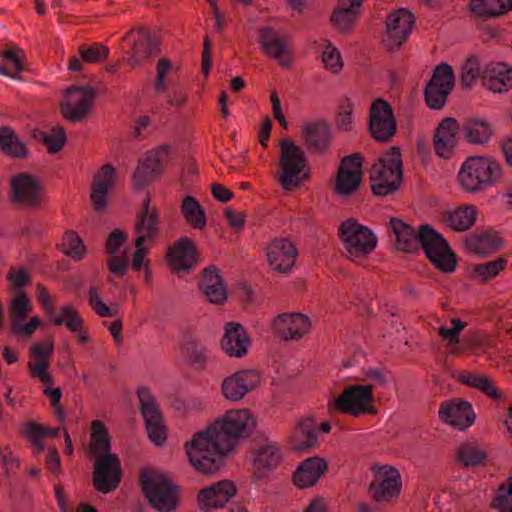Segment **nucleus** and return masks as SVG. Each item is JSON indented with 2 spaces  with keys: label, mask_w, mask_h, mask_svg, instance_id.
I'll use <instances>...</instances> for the list:
<instances>
[{
  "label": "nucleus",
  "mask_w": 512,
  "mask_h": 512,
  "mask_svg": "<svg viewBox=\"0 0 512 512\" xmlns=\"http://www.w3.org/2000/svg\"><path fill=\"white\" fill-rule=\"evenodd\" d=\"M256 422L247 410H230L204 430L194 434L185 450L192 466L200 473L213 475L224 464L225 456L239 441L247 438Z\"/></svg>",
  "instance_id": "obj_1"
},
{
  "label": "nucleus",
  "mask_w": 512,
  "mask_h": 512,
  "mask_svg": "<svg viewBox=\"0 0 512 512\" xmlns=\"http://www.w3.org/2000/svg\"><path fill=\"white\" fill-rule=\"evenodd\" d=\"M390 225L396 236V245L399 250L413 253L420 247L427 258L440 270L452 272L455 268V259L447 241L429 225H422L419 231L397 218H391Z\"/></svg>",
  "instance_id": "obj_2"
},
{
  "label": "nucleus",
  "mask_w": 512,
  "mask_h": 512,
  "mask_svg": "<svg viewBox=\"0 0 512 512\" xmlns=\"http://www.w3.org/2000/svg\"><path fill=\"white\" fill-rule=\"evenodd\" d=\"M92 453L97 456L94 464L93 485L101 493L114 491L122 477L118 456L110 453V439L105 426L100 421L92 423Z\"/></svg>",
  "instance_id": "obj_3"
},
{
  "label": "nucleus",
  "mask_w": 512,
  "mask_h": 512,
  "mask_svg": "<svg viewBox=\"0 0 512 512\" xmlns=\"http://www.w3.org/2000/svg\"><path fill=\"white\" fill-rule=\"evenodd\" d=\"M501 175V167L493 158L470 156L462 163L458 178L463 189L479 192L496 183Z\"/></svg>",
  "instance_id": "obj_4"
},
{
  "label": "nucleus",
  "mask_w": 512,
  "mask_h": 512,
  "mask_svg": "<svg viewBox=\"0 0 512 512\" xmlns=\"http://www.w3.org/2000/svg\"><path fill=\"white\" fill-rule=\"evenodd\" d=\"M402 160L399 148L392 147L378 160L370 172L371 189L377 196H387L399 189L402 181Z\"/></svg>",
  "instance_id": "obj_5"
},
{
  "label": "nucleus",
  "mask_w": 512,
  "mask_h": 512,
  "mask_svg": "<svg viewBox=\"0 0 512 512\" xmlns=\"http://www.w3.org/2000/svg\"><path fill=\"white\" fill-rule=\"evenodd\" d=\"M140 484L149 503L156 510L169 512L176 507V488L163 472L143 469Z\"/></svg>",
  "instance_id": "obj_6"
},
{
  "label": "nucleus",
  "mask_w": 512,
  "mask_h": 512,
  "mask_svg": "<svg viewBox=\"0 0 512 512\" xmlns=\"http://www.w3.org/2000/svg\"><path fill=\"white\" fill-rule=\"evenodd\" d=\"M306 157L303 150L289 140L280 143L278 181L285 191L298 188L308 174L304 173Z\"/></svg>",
  "instance_id": "obj_7"
},
{
  "label": "nucleus",
  "mask_w": 512,
  "mask_h": 512,
  "mask_svg": "<svg viewBox=\"0 0 512 512\" xmlns=\"http://www.w3.org/2000/svg\"><path fill=\"white\" fill-rule=\"evenodd\" d=\"M373 386L372 385H347L342 393L329 400L331 413L343 412L353 416L365 413H373Z\"/></svg>",
  "instance_id": "obj_8"
},
{
  "label": "nucleus",
  "mask_w": 512,
  "mask_h": 512,
  "mask_svg": "<svg viewBox=\"0 0 512 512\" xmlns=\"http://www.w3.org/2000/svg\"><path fill=\"white\" fill-rule=\"evenodd\" d=\"M339 235L345 247L346 257L354 262L365 258L377 243L374 233L353 219L342 223Z\"/></svg>",
  "instance_id": "obj_9"
},
{
  "label": "nucleus",
  "mask_w": 512,
  "mask_h": 512,
  "mask_svg": "<svg viewBox=\"0 0 512 512\" xmlns=\"http://www.w3.org/2000/svg\"><path fill=\"white\" fill-rule=\"evenodd\" d=\"M477 77L486 88L501 93L512 87V66H462L463 85L470 86Z\"/></svg>",
  "instance_id": "obj_10"
},
{
  "label": "nucleus",
  "mask_w": 512,
  "mask_h": 512,
  "mask_svg": "<svg viewBox=\"0 0 512 512\" xmlns=\"http://www.w3.org/2000/svg\"><path fill=\"white\" fill-rule=\"evenodd\" d=\"M121 50L134 64L154 60L159 53L158 41L143 28L132 29L122 39Z\"/></svg>",
  "instance_id": "obj_11"
},
{
  "label": "nucleus",
  "mask_w": 512,
  "mask_h": 512,
  "mask_svg": "<svg viewBox=\"0 0 512 512\" xmlns=\"http://www.w3.org/2000/svg\"><path fill=\"white\" fill-rule=\"evenodd\" d=\"M157 224L158 213L150 209V199L146 198L135 224V234L137 237L135 239L136 251L132 259V268L136 271L141 270L143 267L144 257L148 251V248L143 246V243L155 236Z\"/></svg>",
  "instance_id": "obj_12"
},
{
  "label": "nucleus",
  "mask_w": 512,
  "mask_h": 512,
  "mask_svg": "<svg viewBox=\"0 0 512 512\" xmlns=\"http://www.w3.org/2000/svg\"><path fill=\"white\" fill-rule=\"evenodd\" d=\"M137 396L148 437L156 445L163 444L166 440V427L155 397L147 387H139Z\"/></svg>",
  "instance_id": "obj_13"
},
{
  "label": "nucleus",
  "mask_w": 512,
  "mask_h": 512,
  "mask_svg": "<svg viewBox=\"0 0 512 512\" xmlns=\"http://www.w3.org/2000/svg\"><path fill=\"white\" fill-rule=\"evenodd\" d=\"M369 118V130L377 141L386 142L395 134L396 118L392 106L384 99L372 102Z\"/></svg>",
  "instance_id": "obj_14"
},
{
  "label": "nucleus",
  "mask_w": 512,
  "mask_h": 512,
  "mask_svg": "<svg viewBox=\"0 0 512 512\" xmlns=\"http://www.w3.org/2000/svg\"><path fill=\"white\" fill-rule=\"evenodd\" d=\"M94 98L92 88L71 86L60 103L61 112L70 121H81L90 112Z\"/></svg>",
  "instance_id": "obj_15"
},
{
  "label": "nucleus",
  "mask_w": 512,
  "mask_h": 512,
  "mask_svg": "<svg viewBox=\"0 0 512 512\" xmlns=\"http://www.w3.org/2000/svg\"><path fill=\"white\" fill-rule=\"evenodd\" d=\"M454 86L452 66H435L434 73L427 83L424 96L428 106L441 109L446 103L447 96Z\"/></svg>",
  "instance_id": "obj_16"
},
{
  "label": "nucleus",
  "mask_w": 512,
  "mask_h": 512,
  "mask_svg": "<svg viewBox=\"0 0 512 512\" xmlns=\"http://www.w3.org/2000/svg\"><path fill=\"white\" fill-rule=\"evenodd\" d=\"M414 15L405 8L390 13L386 20V34L383 38L387 49L394 51L402 46L411 33Z\"/></svg>",
  "instance_id": "obj_17"
},
{
  "label": "nucleus",
  "mask_w": 512,
  "mask_h": 512,
  "mask_svg": "<svg viewBox=\"0 0 512 512\" xmlns=\"http://www.w3.org/2000/svg\"><path fill=\"white\" fill-rule=\"evenodd\" d=\"M170 151V146L163 145L155 151L148 153L139 161L133 175V182L136 187H145L162 172L165 163L170 158Z\"/></svg>",
  "instance_id": "obj_18"
},
{
  "label": "nucleus",
  "mask_w": 512,
  "mask_h": 512,
  "mask_svg": "<svg viewBox=\"0 0 512 512\" xmlns=\"http://www.w3.org/2000/svg\"><path fill=\"white\" fill-rule=\"evenodd\" d=\"M13 201L27 207H38L43 202V186L33 176L19 173L11 179Z\"/></svg>",
  "instance_id": "obj_19"
},
{
  "label": "nucleus",
  "mask_w": 512,
  "mask_h": 512,
  "mask_svg": "<svg viewBox=\"0 0 512 512\" xmlns=\"http://www.w3.org/2000/svg\"><path fill=\"white\" fill-rule=\"evenodd\" d=\"M361 180V156L352 154L342 158L336 177V192L340 195H351L359 188Z\"/></svg>",
  "instance_id": "obj_20"
},
{
  "label": "nucleus",
  "mask_w": 512,
  "mask_h": 512,
  "mask_svg": "<svg viewBox=\"0 0 512 512\" xmlns=\"http://www.w3.org/2000/svg\"><path fill=\"white\" fill-rule=\"evenodd\" d=\"M399 472L390 466H382L376 472L369 490L376 501H389L400 493Z\"/></svg>",
  "instance_id": "obj_21"
},
{
  "label": "nucleus",
  "mask_w": 512,
  "mask_h": 512,
  "mask_svg": "<svg viewBox=\"0 0 512 512\" xmlns=\"http://www.w3.org/2000/svg\"><path fill=\"white\" fill-rule=\"evenodd\" d=\"M438 413L444 422L459 430L466 429L475 421L472 405L462 399L442 402Z\"/></svg>",
  "instance_id": "obj_22"
},
{
  "label": "nucleus",
  "mask_w": 512,
  "mask_h": 512,
  "mask_svg": "<svg viewBox=\"0 0 512 512\" xmlns=\"http://www.w3.org/2000/svg\"><path fill=\"white\" fill-rule=\"evenodd\" d=\"M259 380V375L254 370L238 371L223 380L222 393L227 400L238 401L252 391Z\"/></svg>",
  "instance_id": "obj_23"
},
{
  "label": "nucleus",
  "mask_w": 512,
  "mask_h": 512,
  "mask_svg": "<svg viewBox=\"0 0 512 512\" xmlns=\"http://www.w3.org/2000/svg\"><path fill=\"white\" fill-rule=\"evenodd\" d=\"M277 335L285 340H299L310 329L309 318L301 313H284L274 320Z\"/></svg>",
  "instance_id": "obj_24"
},
{
  "label": "nucleus",
  "mask_w": 512,
  "mask_h": 512,
  "mask_svg": "<svg viewBox=\"0 0 512 512\" xmlns=\"http://www.w3.org/2000/svg\"><path fill=\"white\" fill-rule=\"evenodd\" d=\"M460 135V122L451 117L443 119L439 123L434 135L436 154L442 158H448L457 146Z\"/></svg>",
  "instance_id": "obj_25"
},
{
  "label": "nucleus",
  "mask_w": 512,
  "mask_h": 512,
  "mask_svg": "<svg viewBox=\"0 0 512 512\" xmlns=\"http://www.w3.org/2000/svg\"><path fill=\"white\" fill-rule=\"evenodd\" d=\"M116 179L115 168L107 163L95 175L91 186V201L97 212H102L107 205V196Z\"/></svg>",
  "instance_id": "obj_26"
},
{
  "label": "nucleus",
  "mask_w": 512,
  "mask_h": 512,
  "mask_svg": "<svg viewBox=\"0 0 512 512\" xmlns=\"http://www.w3.org/2000/svg\"><path fill=\"white\" fill-rule=\"evenodd\" d=\"M296 256V248L287 238L275 239L267 249V257L271 267L281 273L291 270Z\"/></svg>",
  "instance_id": "obj_27"
},
{
  "label": "nucleus",
  "mask_w": 512,
  "mask_h": 512,
  "mask_svg": "<svg viewBox=\"0 0 512 512\" xmlns=\"http://www.w3.org/2000/svg\"><path fill=\"white\" fill-rule=\"evenodd\" d=\"M249 346L250 339L242 325L236 322L225 325L221 347L228 356L241 358L247 354Z\"/></svg>",
  "instance_id": "obj_28"
},
{
  "label": "nucleus",
  "mask_w": 512,
  "mask_h": 512,
  "mask_svg": "<svg viewBox=\"0 0 512 512\" xmlns=\"http://www.w3.org/2000/svg\"><path fill=\"white\" fill-rule=\"evenodd\" d=\"M234 484L228 480L219 481L210 487L204 488L198 495L201 509L219 508L227 503L235 494Z\"/></svg>",
  "instance_id": "obj_29"
},
{
  "label": "nucleus",
  "mask_w": 512,
  "mask_h": 512,
  "mask_svg": "<svg viewBox=\"0 0 512 512\" xmlns=\"http://www.w3.org/2000/svg\"><path fill=\"white\" fill-rule=\"evenodd\" d=\"M283 457L281 447L272 441L262 443L254 455V467L259 478L278 466Z\"/></svg>",
  "instance_id": "obj_30"
},
{
  "label": "nucleus",
  "mask_w": 512,
  "mask_h": 512,
  "mask_svg": "<svg viewBox=\"0 0 512 512\" xmlns=\"http://www.w3.org/2000/svg\"><path fill=\"white\" fill-rule=\"evenodd\" d=\"M361 10L362 0H339L338 6L331 16V21L336 29L348 33L360 16Z\"/></svg>",
  "instance_id": "obj_31"
},
{
  "label": "nucleus",
  "mask_w": 512,
  "mask_h": 512,
  "mask_svg": "<svg viewBox=\"0 0 512 512\" xmlns=\"http://www.w3.org/2000/svg\"><path fill=\"white\" fill-rule=\"evenodd\" d=\"M171 266L177 271H186L196 263V248L188 237H181L168 252Z\"/></svg>",
  "instance_id": "obj_32"
},
{
  "label": "nucleus",
  "mask_w": 512,
  "mask_h": 512,
  "mask_svg": "<svg viewBox=\"0 0 512 512\" xmlns=\"http://www.w3.org/2000/svg\"><path fill=\"white\" fill-rule=\"evenodd\" d=\"M463 139L474 145H484L491 139L493 130L489 122L482 118H469L460 122Z\"/></svg>",
  "instance_id": "obj_33"
},
{
  "label": "nucleus",
  "mask_w": 512,
  "mask_h": 512,
  "mask_svg": "<svg viewBox=\"0 0 512 512\" xmlns=\"http://www.w3.org/2000/svg\"><path fill=\"white\" fill-rule=\"evenodd\" d=\"M260 43L267 54L280 60L279 64H289L290 50L285 39L269 27L260 30Z\"/></svg>",
  "instance_id": "obj_34"
},
{
  "label": "nucleus",
  "mask_w": 512,
  "mask_h": 512,
  "mask_svg": "<svg viewBox=\"0 0 512 512\" xmlns=\"http://www.w3.org/2000/svg\"><path fill=\"white\" fill-rule=\"evenodd\" d=\"M326 462L319 457H311L301 463L293 475V482L300 488L314 485L326 470Z\"/></svg>",
  "instance_id": "obj_35"
},
{
  "label": "nucleus",
  "mask_w": 512,
  "mask_h": 512,
  "mask_svg": "<svg viewBox=\"0 0 512 512\" xmlns=\"http://www.w3.org/2000/svg\"><path fill=\"white\" fill-rule=\"evenodd\" d=\"M200 287L212 303L221 304L227 299L226 286L215 267H208L204 270Z\"/></svg>",
  "instance_id": "obj_36"
},
{
  "label": "nucleus",
  "mask_w": 512,
  "mask_h": 512,
  "mask_svg": "<svg viewBox=\"0 0 512 512\" xmlns=\"http://www.w3.org/2000/svg\"><path fill=\"white\" fill-rule=\"evenodd\" d=\"M305 145L310 151L323 152L330 140V128L323 121L308 123L302 130Z\"/></svg>",
  "instance_id": "obj_37"
},
{
  "label": "nucleus",
  "mask_w": 512,
  "mask_h": 512,
  "mask_svg": "<svg viewBox=\"0 0 512 512\" xmlns=\"http://www.w3.org/2000/svg\"><path fill=\"white\" fill-rule=\"evenodd\" d=\"M469 8L481 17H498L512 9V0H471Z\"/></svg>",
  "instance_id": "obj_38"
},
{
  "label": "nucleus",
  "mask_w": 512,
  "mask_h": 512,
  "mask_svg": "<svg viewBox=\"0 0 512 512\" xmlns=\"http://www.w3.org/2000/svg\"><path fill=\"white\" fill-rule=\"evenodd\" d=\"M476 215L477 212L473 206H462L445 213L443 221L454 230L464 231L474 224Z\"/></svg>",
  "instance_id": "obj_39"
},
{
  "label": "nucleus",
  "mask_w": 512,
  "mask_h": 512,
  "mask_svg": "<svg viewBox=\"0 0 512 512\" xmlns=\"http://www.w3.org/2000/svg\"><path fill=\"white\" fill-rule=\"evenodd\" d=\"M501 245V238L495 232H484L466 240L467 248L479 255H487L496 251Z\"/></svg>",
  "instance_id": "obj_40"
},
{
  "label": "nucleus",
  "mask_w": 512,
  "mask_h": 512,
  "mask_svg": "<svg viewBox=\"0 0 512 512\" xmlns=\"http://www.w3.org/2000/svg\"><path fill=\"white\" fill-rule=\"evenodd\" d=\"M459 381L464 385L480 390L492 399H500L501 397V393L493 381L485 375L473 372H462L459 375Z\"/></svg>",
  "instance_id": "obj_41"
},
{
  "label": "nucleus",
  "mask_w": 512,
  "mask_h": 512,
  "mask_svg": "<svg viewBox=\"0 0 512 512\" xmlns=\"http://www.w3.org/2000/svg\"><path fill=\"white\" fill-rule=\"evenodd\" d=\"M317 442V431L310 419H304L298 423L293 432V448L295 450H306L313 447Z\"/></svg>",
  "instance_id": "obj_42"
},
{
  "label": "nucleus",
  "mask_w": 512,
  "mask_h": 512,
  "mask_svg": "<svg viewBox=\"0 0 512 512\" xmlns=\"http://www.w3.org/2000/svg\"><path fill=\"white\" fill-rule=\"evenodd\" d=\"M0 149L16 158L25 157L27 148L16 133L9 127L0 128Z\"/></svg>",
  "instance_id": "obj_43"
},
{
  "label": "nucleus",
  "mask_w": 512,
  "mask_h": 512,
  "mask_svg": "<svg viewBox=\"0 0 512 512\" xmlns=\"http://www.w3.org/2000/svg\"><path fill=\"white\" fill-rule=\"evenodd\" d=\"M32 309L31 300L24 291H16L9 303V316L11 326L24 322Z\"/></svg>",
  "instance_id": "obj_44"
},
{
  "label": "nucleus",
  "mask_w": 512,
  "mask_h": 512,
  "mask_svg": "<svg viewBox=\"0 0 512 512\" xmlns=\"http://www.w3.org/2000/svg\"><path fill=\"white\" fill-rule=\"evenodd\" d=\"M182 213L187 222L196 229L206 225V214L199 202L192 196H187L181 206Z\"/></svg>",
  "instance_id": "obj_45"
},
{
  "label": "nucleus",
  "mask_w": 512,
  "mask_h": 512,
  "mask_svg": "<svg viewBox=\"0 0 512 512\" xmlns=\"http://www.w3.org/2000/svg\"><path fill=\"white\" fill-rule=\"evenodd\" d=\"M51 317L56 326L65 325L72 333H77L83 328L82 317L71 305L61 307L59 313Z\"/></svg>",
  "instance_id": "obj_46"
},
{
  "label": "nucleus",
  "mask_w": 512,
  "mask_h": 512,
  "mask_svg": "<svg viewBox=\"0 0 512 512\" xmlns=\"http://www.w3.org/2000/svg\"><path fill=\"white\" fill-rule=\"evenodd\" d=\"M188 361L195 369H203L209 362L208 348L196 339H189L185 346Z\"/></svg>",
  "instance_id": "obj_47"
},
{
  "label": "nucleus",
  "mask_w": 512,
  "mask_h": 512,
  "mask_svg": "<svg viewBox=\"0 0 512 512\" xmlns=\"http://www.w3.org/2000/svg\"><path fill=\"white\" fill-rule=\"evenodd\" d=\"M457 457L465 466H475L484 461L486 454L478 445L464 443L459 447Z\"/></svg>",
  "instance_id": "obj_48"
},
{
  "label": "nucleus",
  "mask_w": 512,
  "mask_h": 512,
  "mask_svg": "<svg viewBox=\"0 0 512 512\" xmlns=\"http://www.w3.org/2000/svg\"><path fill=\"white\" fill-rule=\"evenodd\" d=\"M78 52L84 62L95 63L105 60L109 55V48L101 43L80 45Z\"/></svg>",
  "instance_id": "obj_49"
},
{
  "label": "nucleus",
  "mask_w": 512,
  "mask_h": 512,
  "mask_svg": "<svg viewBox=\"0 0 512 512\" xmlns=\"http://www.w3.org/2000/svg\"><path fill=\"white\" fill-rule=\"evenodd\" d=\"M43 144L50 153H57L66 142V134L61 126L53 127L50 132H38Z\"/></svg>",
  "instance_id": "obj_50"
},
{
  "label": "nucleus",
  "mask_w": 512,
  "mask_h": 512,
  "mask_svg": "<svg viewBox=\"0 0 512 512\" xmlns=\"http://www.w3.org/2000/svg\"><path fill=\"white\" fill-rule=\"evenodd\" d=\"M492 505L500 512H512V476L499 486Z\"/></svg>",
  "instance_id": "obj_51"
},
{
  "label": "nucleus",
  "mask_w": 512,
  "mask_h": 512,
  "mask_svg": "<svg viewBox=\"0 0 512 512\" xmlns=\"http://www.w3.org/2000/svg\"><path fill=\"white\" fill-rule=\"evenodd\" d=\"M506 259L497 258L492 261L480 263L474 266L473 272L482 281L495 277L506 266Z\"/></svg>",
  "instance_id": "obj_52"
},
{
  "label": "nucleus",
  "mask_w": 512,
  "mask_h": 512,
  "mask_svg": "<svg viewBox=\"0 0 512 512\" xmlns=\"http://www.w3.org/2000/svg\"><path fill=\"white\" fill-rule=\"evenodd\" d=\"M64 252L74 259H81L85 254V246L74 231H67L63 237Z\"/></svg>",
  "instance_id": "obj_53"
},
{
  "label": "nucleus",
  "mask_w": 512,
  "mask_h": 512,
  "mask_svg": "<svg viewBox=\"0 0 512 512\" xmlns=\"http://www.w3.org/2000/svg\"><path fill=\"white\" fill-rule=\"evenodd\" d=\"M451 328L441 326L439 328L440 336L448 341L449 345H457L460 342V333L464 330L466 324L458 318L451 319Z\"/></svg>",
  "instance_id": "obj_54"
},
{
  "label": "nucleus",
  "mask_w": 512,
  "mask_h": 512,
  "mask_svg": "<svg viewBox=\"0 0 512 512\" xmlns=\"http://www.w3.org/2000/svg\"><path fill=\"white\" fill-rule=\"evenodd\" d=\"M88 302L91 308L101 317H112V310L102 301L96 287H90L88 291Z\"/></svg>",
  "instance_id": "obj_55"
},
{
  "label": "nucleus",
  "mask_w": 512,
  "mask_h": 512,
  "mask_svg": "<svg viewBox=\"0 0 512 512\" xmlns=\"http://www.w3.org/2000/svg\"><path fill=\"white\" fill-rule=\"evenodd\" d=\"M28 366L32 377L39 379L45 385H49L53 382V378L48 372V361H30Z\"/></svg>",
  "instance_id": "obj_56"
},
{
  "label": "nucleus",
  "mask_w": 512,
  "mask_h": 512,
  "mask_svg": "<svg viewBox=\"0 0 512 512\" xmlns=\"http://www.w3.org/2000/svg\"><path fill=\"white\" fill-rule=\"evenodd\" d=\"M2 60L12 64H24L27 61L26 52L16 45L8 46L0 52Z\"/></svg>",
  "instance_id": "obj_57"
},
{
  "label": "nucleus",
  "mask_w": 512,
  "mask_h": 512,
  "mask_svg": "<svg viewBox=\"0 0 512 512\" xmlns=\"http://www.w3.org/2000/svg\"><path fill=\"white\" fill-rule=\"evenodd\" d=\"M36 292H37V298L40 304L42 305V308L46 312L48 316H54L55 315V307L53 304L52 296L50 295L47 288L41 284H36Z\"/></svg>",
  "instance_id": "obj_58"
},
{
  "label": "nucleus",
  "mask_w": 512,
  "mask_h": 512,
  "mask_svg": "<svg viewBox=\"0 0 512 512\" xmlns=\"http://www.w3.org/2000/svg\"><path fill=\"white\" fill-rule=\"evenodd\" d=\"M36 292H37V298L40 304L42 305V308L46 312L48 316H54L55 315V307L53 304L52 296L50 295L47 288L41 284H36Z\"/></svg>",
  "instance_id": "obj_59"
},
{
  "label": "nucleus",
  "mask_w": 512,
  "mask_h": 512,
  "mask_svg": "<svg viewBox=\"0 0 512 512\" xmlns=\"http://www.w3.org/2000/svg\"><path fill=\"white\" fill-rule=\"evenodd\" d=\"M7 279L16 288L26 286L31 282V276L29 272L23 267L20 269H9L7 273Z\"/></svg>",
  "instance_id": "obj_60"
},
{
  "label": "nucleus",
  "mask_w": 512,
  "mask_h": 512,
  "mask_svg": "<svg viewBox=\"0 0 512 512\" xmlns=\"http://www.w3.org/2000/svg\"><path fill=\"white\" fill-rule=\"evenodd\" d=\"M25 433L26 435H33L35 437H58L59 428L42 426L36 422H30L27 424Z\"/></svg>",
  "instance_id": "obj_61"
},
{
  "label": "nucleus",
  "mask_w": 512,
  "mask_h": 512,
  "mask_svg": "<svg viewBox=\"0 0 512 512\" xmlns=\"http://www.w3.org/2000/svg\"><path fill=\"white\" fill-rule=\"evenodd\" d=\"M53 351V342H48L47 344L37 342L30 347L31 356L36 358L37 361H48Z\"/></svg>",
  "instance_id": "obj_62"
},
{
  "label": "nucleus",
  "mask_w": 512,
  "mask_h": 512,
  "mask_svg": "<svg viewBox=\"0 0 512 512\" xmlns=\"http://www.w3.org/2000/svg\"><path fill=\"white\" fill-rule=\"evenodd\" d=\"M320 54L323 64H344L340 52L331 43L323 44Z\"/></svg>",
  "instance_id": "obj_63"
},
{
  "label": "nucleus",
  "mask_w": 512,
  "mask_h": 512,
  "mask_svg": "<svg viewBox=\"0 0 512 512\" xmlns=\"http://www.w3.org/2000/svg\"><path fill=\"white\" fill-rule=\"evenodd\" d=\"M40 325V319L38 317H33L26 324H24V322H19L18 324L12 326V331L16 335L28 337L31 336Z\"/></svg>",
  "instance_id": "obj_64"
}]
</instances>
